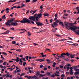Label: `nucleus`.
<instances>
[{"instance_id":"nucleus-1","label":"nucleus","mask_w":79,"mask_h":79,"mask_svg":"<svg viewBox=\"0 0 79 79\" xmlns=\"http://www.w3.org/2000/svg\"><path fill=\"white\" fill-rule=\"evenodd\" d=\"M64 23L67 29L68 30H69V29L68 28V27H69V29L72 30V31H73V32H74V31H75L76 29H79V27H77L76 26H73L72 27H71V26L73 25V23H69L67 22H64Z\"/></svg>"},{"instance_id":"nucleus-2","label":"nucleus","mask_w":79,"mask_h":79,"mask_svg":"<svg viewBox=\"0 0 79 79\" xmlns=\"http://www.w3.org/2000/svg\"><path fill=\"white\" fill-rule=\"evenodd\" d=\"M11 22L9 20H7V22H6V24L7 26H11V25H12L13 26H18V23H11V24H10Z\"/></svg>"},{"instance_id":"nucleus-3","label":"nucleus","mask_w":79,"mask_h":79,"mask_svg":"<svg viewBox=\"0 0 79 79\" xmlns=\"http://www.w3.org/2000/svg\"><path fill=\"white\" fill-rule=\"evenodd\" d=\"M42 14H41V13L35 14L34 15V16L35 17L36 21H38L39 19L40 18L42 17Z\"/></svg>"},{"instance_id":"nucleus-4","label":"nucleus","mask_w":79,"mask_h":79,"mask_svg":"<svg viewBox=\"0 0 79 79\" xmlns=\"http://www.w3.org/2000/svg\"><path fill=\"white\" fill-rule=\"evenodd\" d=\"M20 23H29V24H31L30 20L27 18H23V20H21L20 21Z\"/></svg>"},{"instance_id":"nucleus-5","label":"nucleus","mask_w":79,"mask_h":79,"mask_svg":"<svg viewBox=\"0 0 79 79\" xmlns=\"http://www.w3.org/2000/svg\"><path fill=\"white\" fill-rule=\"evenodd\" d=\"M68 56V52H67L66 53L63 52L60 54V56H60V58L64 59L65 58V57L64 56Z\"/></svg>"},{"instance_id":"nucleus-6","label":"nucleus","mask_w":79,"mask_h":79,"mask_svg":"<svg viewBox=\"0 0 79 79\" xmlns=\"http://www.w3.org/2000/svg\"><path fill=\"white\" fill-rule=\"evenodd\" d=\"M9 20L10 23H17V22H19L18 20H15V18H12L11 19Z\"/></svg>"},{"instance_id":"nucleus-7","label":"nucleus","mask_w":79,"mask_h":79,"mask_svg":"<svg viewBox=\"0 0 79 79\" xmlns=\"http://www.w3.org/2000/svg\"><path fill=\"white\" fill-rule=\"evenodd\" d=\"M28 19L30 20H32V21H36L35 17L34 15L33 16H30Z\"/></svg>"},{"instance_id":"nucleus-8","label":"nucleus","mask_w":79,"mask_h":79,"mask_svg":"<svg viewBox=\"0 0 79 79\" xmlns=\"http://www.w3.org/2000/svg\"><path fill=\"white\" fill-rule=\"evenodd\" d=\"M36 24H37L38 26H41L44 25L42 23L39 22H36Z\"/></svg>"},{"instance_id":"nucleus-9","label":"nucleus","mask_w":79,"mask_h":79,"mask_svg":"<svg viewBox=\"0 0 79 79\" xmlns=\"http://www.w3.org/2000/svg\"><path fill=\"white\" fill-rule=\"evenodd\" d=\"M52 27H55V26L56 27V26H58V24L56 22H54L53 24H52Z\"/></svg>"},{"instance_id":"nucleus-10","label":"nucleus","mask_w":79,"mask_h":79,"mask_svg":"<svg viewBox=\"0 0 79 79\" xmlns=\"http://www.w3.org/2000/svg\"><path fill=\"white\" fill-rule=\"evenodd\" d=\"M7 75L6 76V77H10V78L11 79L13 78V76H12V75H10V73H7Z\"/></svg>"},{"instance_id":"nucleus-11","label":"nucleus","mask_w":79,"mask_h":79,"mask_svg":"<svg viewBox=\"0 0 79 79\" xmlns=\"http://www.w3.org/2000/svg\"><path fill=\"white\" fill-rule=\"evenodd\" d=\"M69 55L70 56V58H74V56H75V55L74 54V55H72L71 54L69 53H68V56Z\"/></svg>"},{"instance_id":"nucleus-12","label":"nucleus","mask_w":79,"mask_h":79,"mask_svg":"<svg viewBox=\"0 0 79 79\" xmlns=\"http://www.w3.org/2000/svg\"><path fill=\"white\" fill-rule=\"evenodd\" d=\"M16 58H17V59H12V60H14V61H16V62H19V58L17 57H16Z\"/></svg>"},{"instance_id":"nucleus-13","label":"nucleus","mask_w":79,"mask_h":79,"mask_svg":"<svg viewBox=\"0 0 79 79\" xmlns=\"http://www.w3.org/2000/svg\"><path fill=\"white\" fill-rule=\"evenodd\" d=\"M9 32L10 31L9 30H7L5 32L2 33V34H9Z\"/></svg>"},{"instance_id":"nucleus-14","label":"nucleus","mask_w":79,"mask_h":79,"mask_svg":"<svg viewBox=\"0 0 79 79\" xmlns=\"http://www.w3.org/2000/svg\"><path fill=\"white\" fill-rule=\"evenodd\" d=\"M60 74V72L57 71L56 72V73H55V74L56 75V76H59V75L57 74Z\"/></svg>"},{"instance_id":"nucleus-15","label":"nucleus","mask_w":79,"mask_h":79,"mask_svg":"<svg viewBox=\"0 0 79 79\" xmlns=\"http://www.w3.org/2000/svg\"><path fill=\"white\" fill-rule=\"evenodd\" d=\"M74 32H75L77 35H79V30H75V31H74Z\"/></svg>"},{"instance_id":"nucleus-16","label":"nucleus","mask_w":79,"mask_h":79,"mask_svg":"<svg viewBox=\"0 0 79 79\" xmlns=\"http://www.w3.org/2000/svg\"><path fill=\"white\" fill-rule=\"evenodd\" d=\"M21 8H23V7H25L26 6V5L22 4H21Z\"/></svg>"},{"instance_id":"nucleus-17","label":"nucleus","mask_w":79,"mask_h":79,"mask_svg":"<svg viewBox=\"0 0 79 79\" xmlns=\"http://www.w3.org/2000/svg\"><path fill=\"white\" fill-rule=\"evenodd\" d=\"M43 15L44 16H50V15H49V14L48 13H46V14L44 13L43 14Z\"/></svg>"},{"instance_id":"nucleus-18","label":"nucleus","mask_w":79,"mask_h":79,"mask_svg":"<svg viewBox=\"0 0 79 79\" xmlns=\"http://www.w3.org/2000/svg\"><path fill=\"white\" fill-rule=\"evenodd\" d=\"M69 45H73V46H75V47H76L77 45H78V44H69Z\"/></svg>"},{"instance_id":"nucleus-19","label":"nucleus","mask_w":79,"mask_h":79,"mask_svg":"<svg viewBox=\"0 0 79 79\" xmlns=\"http://www.w3.org/2000/svg\"><path fill=\"white\" fill-rule=\"evenodd\" d=\"M32 79H36L37 78V76L35 75H34L32 77H31Z\"/></svg>"},{"instance_id":"nucleus-20","label":"nucleus","mask_w":79,"mask_h":79,"mask_svg":"<svg viewBox=\"0 0 79 79\" xmlns=\"http://www.w3.org/2000/svg\"><path fill=\"white\" fill-rule=\"evenodd\" d=\"M73 68L72 67H71L70 68V72H73Z\"/></svg>"},{"instance_id":"nucleus-21","label":"nucleus","mask_w":79,"mask_h":79,"mask_svg":"<svg viewBox=\"0 0 79 79\" xmlns=\"http://www.w3.org/2000/svg\"><path fill=\"white\" fill-rule=\"evenodd\" d=\"M28 34V35L29 36V37H30L31 35V32H28L27 33Z\"/></svg>"},{"instance_id":"nucleus-22","label":"nucleus","mask_w":79,"mask_h":79,"mask_svg":"<svg viewBox=\"0 0 79 79\" xmlns=\"http://www.w3.org/2000/svg\"><path fill=\"white\" fill-rule=\"evenodd\" d=\"M61 21V20L60 19H58V20H57L56 21V23H60Z\"/></svg>"},{"instance_id":"nucleus-23","label":"nucleus","mask_w":79,"mask_h":79,"mask_svg":"<svg viewBox=\"0 0 79 79\" xmlns=\"http://www.w3.org/2000/svg\"><path fill=\"white\" fill-rule=\"evenodd\" d=\"M9 2H11L12 3H13V2H15V1L14 0L13 1H12V0H10V1H9L8 2H7V3H9Z\"/></svg>"},{"instance_id":"nucleus-24","label":"nucleus","mask_w":79,"mask_h":79,"mask_svg":"<svg viewBox=\"0 0 79 79\" xmlns=\"http://www.w3.org/2000/svg\"><path fill=\"white\" fill-rule=\"evenodd\" d=\"M26 74V73H23L20 75V76H24Z\"/></svg>"},{"instance_id":"nucleus-25","label":"nucleus","mask_w":79,"mask_h":79,"mask_svg":"<svg viewBox=\"0 0 79 79\" xmlns=\"http://www.w3.org/2000/svg\"><path fill=\"white\" fill-rule=\"evenodd\" d=\"M6 18L5 17V15H4L2 17V19H5Z\"/></svg>"},{"instance_id":"nucleus-26","label":"nucleus","mask_w":79,"mask_h":79,"mask_svg":"<svg viewBox=\"0 0 79 79\" xmlns=\"http://www.w3.org/2000/svg\"><path fill=\"white\" fill-rule=\"evenodd\" d=\"M59 24H61L63 26H64V25L63 24V23L62 22H59Z\"/></svg>"},{"instance_id":"nucleus-27","label":"nucleus","mask_w":79,"mask_h":79,"mask_svg":"<svg viewBox=\"0 0 79 79\" xmlns=\"http://www.w3.org/2000/svg\"><path fill=\"white\" fill-rule=\"evenodd\" d=\"M68 67V65L67 64H66L65 65V66H64V69H66Z\"/></svg>"},{"instance_id":"nucleus-28","label":"nucleus","mask_w":79,"mask_h":79,"mask_svg":"<svg viewBox=\"0 0 79 79\" xmlns=\"http://www.w3.org/2000/svg\"><path fill=\"white\" fill-rule=\"evenodd\" d=\"M33 45H35V46H36V45H39V44H35L34 43H32Z\"/></svg>"},{"instance_id":"nucleus-29","label":"nucleus","mask_w":79,"mask_h":79,"mask_svg":"<svg viewBox=\"0 0 79 79\" xmlns=\"http://www.w3.org/2000/svg\"><path fill=\"white\" fill-rule=\"evenodd\" d=\"M47 50H48L49 51V52H51V51H50V50L49 49H48V48L46 49L45 50V52H47Z\"/></svg>"},{"instance_id":"nucleus-30","label":"nucleus","mask_w":79,"mask_h":79,"mask_svg":"<svg viewBox=\"0 0 79 79\" xmlns=\"http://www.w3.org/2000/svg\"><path fill=\"white\" fill-rule=\"evenodd\" d=\"M65 76L64 75V74H62V75H61V77L63 78V77H65Z\"/></svg>"},{"instance_id":"nucleus-31","label":"nucleus","mask_w":79,"mask_h":79,"mask_svg":"<svg viewBox=\"0 0 79 79\" xmlns=\"http://www.w3.org/2000/svg\"><path fill=\"white\" fill-rule=\"evenodd\" d=\"M45 76V74H44V75L42 74H40V76H41V77H44V76Z\"/></svg>"},{"instance_id":"nucleus-32","label":"nucleus","mask_w":79,"mask_h":79,"mask_svg":"<svg viewBox=\"0 0 79 79\" xmlns=\"http://www.w3.org/2000/svg\"><path fill=\"white\" fill-rule=\"evenodd\" d=\"M75 74L76 75H77L79 74V72H75Z\"/></svg>"},{"instance_id":"nucleus-33","label":"nucleus","mask_w":79,"mask_h":79,"mask_svg":"<svg viewBox=\"0 0 79 79\" xmlns=\"http://www.w3.org/2000/svg\"><path fill=\"white\" fill-rule=\"evenodd\" d=\"M2 53L3 54V55H7V53H6L5 52H2Z\"/></svg>"},{"instance_id":"nucleus-34","label":"nucleus","mask_w":79,"mask_h":79,"mask_svg":"<svg viewBox=\"0 0 79 79\" xmlns=\"http://www.w3.org/2000/svg\"><path fill=\"white\" fill-rule=\"evenodd\" d=\"M26 3H28L30 2V0H25Z\"/></svg>"},{"instance_id":"nucleus-35","label":"nucleus","mask_w":79,"mask_h":79,"mask_svg":"<svg viewBox=\"0 0 79 79\" xmlns=\"http://www.w3.org/2000/svg\"><path fill=\"white\" fill-rule=\"evenodd\" d=\"M77 66H74L73 67V69H77Z\"/></svg>"},{"instance_id":"nucleus-36","label":"nucleus","mask_w":79,"mask_h":79,"mask_svg":"<svg viewBox=\"0 0 79 79\" xmlns=\"http://www.w3.org/2000/svg\"><path fill=\"white\" fill-rule=\"evenodd\" d=\"M44 59H40V62H42V61H45V60H44Z\"/></svg>"},{"instance_id":"nucleus-37","label":"nucleus","mask_w":79,"mask_h":79,"mask_svg":"<svg viewBox=\"0 0 79 79\" xmlns=\"http://www.w3.org/2000/svg\"><path fill=\"white\" fill-rule=\"evenodd\" d=\"M38 0H33L32 3H35L36 2H37Z\"/></svg>"},{"instance_id":"nucleus-38","label":"nucleus","mask_w":79,"mask_h":79,"mask_svg":"<svg viewBox=\"0 0 79 79\" xmlns=\"http://www.w3.org/2000/svg\"><path fill=\"white\" fill-rule=\"evenodd\" d=\"M77 22V20H76L75 21L74 23H73V25H74V24H77V23H76Z\"/></svg>"},{"instance_id":"nucleus-39","label":"nucleus","mask_w":79,"mask_h":79,"mask_svg":"<svg viewBox=\"0 0 79 79\" xmlns=\"http://www.w3.org/2000/svg\"><path fill=\"white\" fill-rule=\"evenodd\" d=\"M20 30H21V31H26V32H27V31H26V29H21Z\"/></svg>"},{"instance_id":"nucleus-40","label":"nucleus","mask_w":79,"mask_h":79,"mask_svg":"<svg viewBox=\"0 0 79 79\" xmlns=\"http://www.w3.org/2000/svg\"><path fill=\"white\" fill-rule=\"evenodd\" d=\"M74 70L76 71H77V72H79V69H75Z\"/></svg>"},{"instance_id":"nucleus-41","label":"nucleus","mask_w":79,"mask_h":79,"mask_svg":"<svg viewBox=\"0 0 79 79\" xmlns=\"http://www.w3.org/2000/svg\"><path fill=\"white\" fill-rule=\"evenodd\" d=\"M28 79H32V76H30L29 77H28Z\"/></svg>"},{"instance_id":"nucleus-42","label":"nucleus","mask_w":79,"mask_h":79,"mask_svg":"<svg viewBox=\"0 0 79 79\" xmlns=\"http://www.w3.org/2000/svg\"><path fill=\"white\" fill-rule=\"evenodd\" d=\"M25 58H26L27 60H28V58H29V56H26V57H25Z\"/></svg>"},{"instance_id":"nucleus-43","label":"nucleus","mask_w":79,"mask_h":79,"mask_svg":"<svg viewBox=\"0 0 79 79\" xmlns=\"http://www.w3.org/2000/svg\"><path fill=\"white\" fill-rule=\"evenodd\" d=\"M67 40V39H61L62 41H64L65 40Z\"/></svg>"},{"instance_id":"nucleus-44","label":"nucleus","mask_w":79,"mask_h":79,"mask_svg":"<svg viewBox=\"0 0 79 79\" xmlns=\"http://www.w3.org/2000/svg\"><path fill=\"white\" fill-rule=\"evenodd\" d=\"M16 51H18L19 52H21V50L20 49H17L16 50Z\"/></svg>"},{"instance_id":"nucleus-45","label":"nucleus","mask_w":79,"mask_h":79,"mask_svg":"<svg viewBox=\"0 0 79 79\" xmlns=\"http://www.w3.org/2000/svg\"><path fill=\"white\" fill-rule=\"evenodd\" d=\"M64 60H65V61H69V59H68V58H66V59H64Z\"/></svg>"},{"instance_id":"nucleus-46","label":"nucleus","mask_w":79,"mask_h":79,"mask_svg":"<svg viewBox=\"0 0 79 79\" xmlns=\"http://www.w3.org/2000/svg\"><path fill=\"white\" fill-rule=\"evenodd\" d=\"M52 32H56V31L55 30L53 29L52 30Z\"/></svg>"},{"instance_id":"nucleus-47","label":"nucleus","mask_w":79,"mask_h":79,"mask_svg":"<svg viewBox=\"0 0 79 79\" xmlns=\"http://www.w3.org/2000/svg\"><path fill=\"white\" fill-rule=\"evenodd\" d=\"M13 66H14V68L13 69L11 68L10 69L11 70H13V69H15L16 68V67L15 66V65H13Z\"/></svg>"},{"instance_id":"nucleus-48","label":"nucleus","mask_w":79,"mask_h":79,"mask_svg":"<svg viewBox=\"0 0 79 79\" xmlns=\"http://www.w3.org/2000/svg\"><path fill=\"white\" fill-rule=\"evenodd\" d=\"M56 35L57 36V37H61V35H60L56 34Z\"/></svg>"},{"instance_id":"nucleus-49","label":"nucleus","mask_w":79,"mask_h":79,"mask_svg":"<svg viewBox=\"0 0 79 79\" xmlns=\"http://www.w3.org/2000/svg\"><path fill=\"white\" fill-rule=\"evenodd\" d=\"M47 74L48 76H50L51 75V74H50V72H48L47 73Z\"/></svg>"},{"instance_id":"nucleus-50","label":"nucleus","mask_w":79,"mask_h":79,"mask_svg":"<svg viewBox=\"0 0 79 79\" xmlns=\"http://www.w3.org/2000/svg\"><path fill=\"white\" fill-rule=\"evenodd\" d=\"M76 10H77V11H79V7H77L76 8Z\"/></svg>"},{"instance_id":"nucleus-51","label":"nucleus","mask_w":79,"mask_h":79,"mask_svg":"<svg viewBox=\"0 0 79 79\" xmlns=\"http://www.w3.org/2000/svg\"><path fill=\"white\" fill-rule=\"evenodd\" d=\"M12 43L13 44H16V41H13L12 42Z\"/></svg>"},{"instance_id":"nucleus-52","label":"nucleus","mask_w":79,"mask_h":79,"mask_svg":"<svg viewBox=\"0 0 79 79\" xmlns=\"http://www.w3.org/2000/svg\"><path fill=\"white\" fill-rule=\"evenodd\" d=\"M30 22H31V23H32V24H34V21L31 20L30 21Z\"/></svg>"},{"instance_id":"nucleus-53","label":"nucleus","mask_w":79,"mask_h":79,"mask_svg":"<svg viewBox=\"0 0 79 79\" xmlns=\"http://www.w3.org/2000/svg\"><path fill=\"white\" fill-rule=\"evenodd\" d=\"M19 61L20 62V63H23V60H21V59H19Z\"/></svg>"},{"instance_id":"nucleus-54","label":"nucleus","mask_w":79,"mask_h":79,"mask_svg":"<svg viewBox=\"0 0 79 79\" xmlns=\"http://www.w3.org/2000/svg\"><path fill=\"white\" fill-rule=\"evenodd\" d=\"M60 68H61V69H63V68L64 67H63V66L61 65L60 66Z\"/></svg>"},{"instance_id":"nucleus-55","label":"nucleus","mask_w":79,"mask_h":79,"mask_svg":"<svg viewBox=\"0 0 79 79\" xmlns=\"http://www.w3.org/2000/svg\"><path fill=\"white\" fill-rule=\"evenodd\" d=\"M6 62H4L3 64V65H4V66H5V65H6Z\"/></svg>"},{"instance_id":"nucleus-56","label":"nucleus","mask_w":79,"mask_h":79,"mask_svg":"<svg viewBox=\"0 0 79 79\" xmlns=\"http://www.w3.org/2000/svg\"><path fill=\"white\" fill-rule=\"evenodd\" d=\"M0 67H1V68L2 69L3 68H4L3 66H2V64L0 65Z\"/></svg>"},{"instance_id":"nucleus-57","label":"nucleus","mask_w":79,"mask_h":79,"mask_svg":"<svg viewBox=\"0 0 79 79\" xmlns=\"http://www.w3.org/2000/svg\"><path fill=\"white\" fill-rule=\"evenodd\" d=\"M55 75L53 74L52 75L51 77H55Z\"/></svg>"},{"instance_id":"nucleus-58","label":"nucleus","mask_w":79,"mask_h":79,"mask_svg":"<svg viewBox=\"0 0 79 79\" xmlns=\"http://www.w3.org/2000/svg\"><path fill=\"white\" fill-rule=\"evenodd\" d=\"M47 56L46 55H42V57H45Z\"/></svg>"},{"instance_id":"nucleus-59","label":"nucleus","mask_w":79,"mask_h":79,"mask_svg":"<svg viewBox=\"0 0 79 79\" xmlns=\"http://www.w3.org/2000/svg\"><path fill=\"white\" fill-rule=\"evenodd\" d=\"M36 61H40V59H37L36 60Z\"/></svg>"},{"instance_id":"nucleus-60","label":"nucleus","mask_w":79,"mask_h":79,"mask_svg":"<svg viewBox=\"0 0 79 79\" xmlns=\"http://www.w3.org/2000/svg\"><path fill=\"white\" fill-rule=\"evenodd\" d=\"M44 71H46V70H47V68H44Z\"/></svg>"},{"instance_id":"nucleus-61","label":"nucleus","mask_w":79,"mask_h":79,"mask_svg":"<svg viewBox=\"0 0 79 79\" xmlns=\"http://www.w3.org/2000/svg\"><path fill=\"white\" fill-rule=\"evenodd\" d=\"M41 73H43L44 74L45 73V72H44V71H41Z\"/></svg>"},{"instance_id":"nucleus-62","label":"nucleus","mask_w":79,"mask_h":79,"mask_svg":"<svg viewBox=\"0 0 79 79\" xmlns=\"http://www.w3.org/2000/svg\"><path fill=\"white\" fill-rule=\"evenodd\" d=\"M48 45L49 47H50V46H51L52 44H48Z\"/></svg>"},{"instance_id":"nucleus-63","label":"nucleus","mask_w":79,"mask_h":79,"mask_svg":"<svg viewBox=\"0 0 79 79\" xmlns=\"http://www.w3.org/2000/svg\"><path fill=\"white\" fill-rule=\"evenodd\" d=\"M26 64V62H23V66H25V64Z\"/></svg>"},{"instance_id":"nucleus-64","label":"nucleus","mask_w":79,"mask_h":79,"mask_svg":"<svg viewBox=\"0 0 79 79\" xmlns=\"http://www.w3.org/2000/svg\"><path fill=\"white\" fill-rule=\"evenodd\" d=\"M20 71H21L20 70H18L17 71V73H19V72H20Z\"/></svg>"}]
</instances>
